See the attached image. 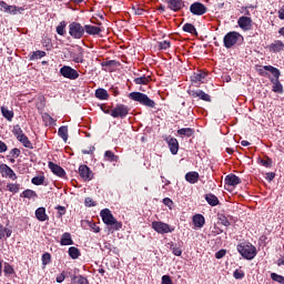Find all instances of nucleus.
<instances>
[{
    "instance_id": "nucleus-51",
    "label": "nucleus",
    "mask_w": 284,
    "mask_h": 284,
    "mask_svg": "<svg viewBox=\"0 0 284 284\" xmlns=\"http://www.w3.org/2000/svg\"><path fill=\"white\" fill-rule=\"evenodd\" d=\"M234 278H236L237 281H241V278H245V272H243V270L241 268H236L233 273Z\"/></svg>"
},
{
    "instance_id": "nucleus-38",
    "label": "nucleus",
    "mask_w": 284,
    "mask_h": 284,
    "mask_svg": "<svg viewBox=\"0 0 284 284\" xmlns=\"http://www.w3.org/2000/svg\"><path fill=\"white\" fill-rule=\"evenodd\" d=\"M6 236H7V239H10L12 236V230L0 224V241L2 239H6Z\"/></svg>"
},
{
    "instance_id": "nucleus-47",
    "label": "nucleus",
    "mask_w": 284,
    "mask_h": 284,
    "mask_svg": "<svg viewBox=\"0 0 284 284\" xmlns=\"http://www.w3.org/2000/svg\"><path fill=\"white\" fill-rule=\"evenodd\" d=\"M219 221L221 225H224V227H230L232 225V223L230 222V220H227V216H225V214L219 215Z\"/></svg>"
},
{
    "instance_id": "nucleus-40",
    "label": "nucleus",
    "mask_w": 284,
    "mask_h": 284,
    "mask_svg": "<svg viewBox=\"0 0 284 284\" xmlns=\"http://www.w3.org/2000/svg\"><path fill=\"white\" fill-rule=\"evenodd\" d=\"M72 283L73 284H90V281H88V277L83 275H74L72 277Z\"/></svg>"
},
{
    "instance_id": "nucleus-52",
    "label": "nucleus",
    "mask_w": 284,
    "mask_h": 284,
    "mask_svg": "<svg viewBox=\"0 0 284 284\" xmlns=\"http://www.w3.org/2000/svg\"><path fill=\"white\" fill-rule=\"evenodd\" d=\"M55 210L58 211V219L65 216V212H67L65 206L58 205L55 206Z\"/></svg>"
},
{
    "instance_id": "nucleus-9",
    "label": "nucleus",
    "mask_w": 284,
    "mask_h": 284,
    "mask_svg": "<svg viewBox=\"0 0 284 284\" xmlns=\"http://www.w3.org/2000/svg\"><path fill=\"white\" fill-rule=\"evenodd\" d=\"M151 227L158 234H170V233L174 232V227L165 222L154 221V222H152Z\"/></svg>"
},
{
    "instance_id": "nucleus-36",
    "label": "nucleus",
    "mask_w": 284,
    "mask_h": 284,
    "mask_svg": "<svg viewBox=\"0 0 284 284\" xmlns=\"http://www.w3.org/2000/svg\"><path fill=\"white\" fill-rule=\"evenodd\" d=\"M58 136H60V139H62L64 141V143H68V126L67 125H62L59 128L58 130Z\"/></svg>"
},
{
    "instance_id": "nucleus-61",
    "label": "nucleus",
    "mask_w": 284,
    "mask_h": 284,
    "mask_svg": "<svg viewBox=\"0 0 284 284\" xmlns=\"http://www.w3.org/2000/svg\"><path fill=\"white\" fill-rule=\"evenodd\" d=\"M162 284H174V283L172 282V277H170V275H163Z\"/></svg>"
},
{
    "instance_id": "nucleus-32",
    "label": "nucleus",
    "mask_w": 284,
    "mask_h": 284,
    "mask_svg": "<svg viewBox=\"0 0 284 284\" xmlns=\"http://www.w3.org/2000/svg\"><path fill=\"white\" fill-rule=\"evenodd\" d=\"M61 245H74V241L72 240V234L65 232L61 236L60 241Z\"/></svg>"
},
{
    "instance_id": "nucleus-35",
    "label": "nucleus",
    "mask_w": 284,
    "mask_h": 284,
    "mask_svg": "<svg viewBox=\"0 0 284 284\" xmlns=\"http://www.w3.org/2000/svg\"><path fill=\"white\" fill-rule=\"evenodd\" d=\"M21 199H39V195L37 194L36 191H32L30 189L24 190L21 194H20Z\"/></svg>"
},
{
    "instance_id": "nucleus-6",
    "label": "nucleus",
    "mask_w": 284,
    "mask_h": 284,
    "mask_svg": "<svg viewBox=\"0 0 284 284\" xmlns=\"http://www.w3.org/2000/svg\"><path fill=\"white\" fill-rule=\"evenodd\" d=\"M12 134L16 135L17 140L22 143L24 148H28L29 150H34V146L32 145V142H30V139H28L23 134V130L21 129V125L16 124L12 129Z\"/></svg>"
},
{
    "instance_id": "nucleus-28",
    "label": "nucleus",
    "mask_w": 284,
    "mask_h": 284,
    "mask_svg": "<svg viewBox=\"0 0 284 284\" xmlns=\"http://www.w3.org/2000/svg\"><path fill=\"white\" fill-rule=\"evenodd\" d=\"M84 32H87V34L95 36V34H101V32H103V30L100 27H95L92 24H85Z\"/></svg>"
},
{
    "instance_id": "nucleus-12",
    "label": "nucleus",
    "mask_w": 284,
    "mask_h": 284,
    "mask_svg": "<svg viewBox=\"0 0 284 284\" xmlns=\"http://www.w3.org/2000/svg\"><path fill=\"white\" fill-rule=\"evenodd\" d=\"M0 174L3 179H10L11 181H17V179H19L17 173H14V170L8 164H0Z\"/></svg>"
},
{
    "instance_id": "nucleus-5",
    "label": "nucleus",
    "mask_w": 284,
    "mask_h": 284,
    "mask_svg": "<svg viewBox=\"0 0 284 284\" xmlns=\"http://www.w3.org/2000/svg\"><path fill=\"white\" fill-rule=\"evenodd\" d=\"M241 39H243V36H241V33L236 31L227 32L223 38L224 48H226V50H230V48H234V45H236V43H239Z\"/></svg>"
},
{
    "instance_id": "nucleus-42",
    "label": "nucleus",
    "mask_w": 284,
    "mask_h": 284,
    "mask_svg": "<svg viewBox=\"0 0 284 284\" xmlns=\"http://www.w3.org/2000/svg\"><path fill=\"white\" fill-rule=\"evenodd\" d=\"M7 190H9V192H12V194H17L19 193V190H21V184L8 183Z\"/></svg>"
},
{
    "instance_id": "nucleus-29",
    "label": "nucleus",
    "mask_w": 284,
    "mask_h": 284,
    "mask_svg": "<svg viewBox=\"0 0 284 284\" xmlns=\"http://www.w3.org/2000/svg\"><path fill=\"white\" fill-rule=\"evenodd\" d=\"M95 99H99L100 101H108V99H110V93H108V90L99 88L95 90Z\"/></svg>"
},
{
    "instance_id": "nucleus-43",
    "label": "nucleus",
    "mask_w": 284,
    "mask_h": 284,
    "mask_svg": "<svg viewBox=\"0 0 284 284\" xmlns=\"http://www.w3.org/2000/svg\"><path fill=\"white\" fill-rule=\"evenodd\" d=\"M100 65L102 68H116V65H119V62L116 60H109L100 62Z\"/></svg>"
},
{
    "instance_id": "nucleus-50",
    "label": "nucleus",
    "mask_w": 284,
    "mask_h": 284,
    "mask_svg": "<svg viewBox=\"0 0 284 284\" xmlns=\"http://www.w3.org/2000/svg\"><path fill=\"white\" fill-rule=\"evenodd\" d=\"M271 278L272 281H275V283H281L284 284V276L276 274V273H271Z\"/></svg>"
},
{
    "instance_id": "nucleus-26",
    "label": "nucleus",
    "mask_w": 284,
    "mask_h": 284,
    "mask_svg": "<svg viewBox=\"0 0 284 284\" xmlns=\"http://www.w3.org/2000/svg\"><path fill=\"white\" fill-rule=\"evenodd\" d=\"M206 77H207V73H205L204 71H197L191 75V81L192 83H203V80Z\"/></svg>"
},
{
    "instance_id": "nucleus-11",
    "label": "nucleus",
    "mask_w": 284,
    "mask_h": 284,
    "mask_svg": "<svg viewBox=\"0 0 284 284\" xmlns=\"http://www.w3.org/2000/svg\"><path fill=\"white\" fill-rule=\"evenodd\" d=\"M60 74L61 77H63L64 79H69L70 81H77V79L79 78V71L70 65H63L60 69Z\"/></svg>"
},
{
    "instance_id": "nucleus-54",
    "label": "nucleus",
    "mask_w": 284,
    "mask_h": 284,
    "mask_svg": "<svg viewBox=\"0 0 284 284\" xmlns=\"http://www.w3.org/2000/svg\"><path fill=\"white\" fill-rule=\"evenodd\" d=\"M270 65H264L262 69H258L257 72L260 74V77H265L267 79H270V73L267 72V69Z\"/></svg>"
},
{
    "instance_id": "nucleus-41",
    "label": "nucleus",
    "mask_w": 284,
    "mask_h": 284,
    "mask_svg": "<svg viewBox=\"0 0 284 284\" xmlns=\"http://www.w3.org/2000/svg\"><path fill=\"white\" fill-rule=\"evenodd\" d=\"M69 256L70 258L77 260L81 256V251L77 246L69 247Z\"/></svg>"
},
{
    "instance_id": "nucleus-4",
    "label": "nucleus",
    "mask_w": 284,
    "mask_h": 284,
    "mask_svg": "<svg viewBox=\"0 0 284 284\" xmlns=\"http://www.w3.org/2000/svg\"><path fill=\"white\" fill-rule=\"evenodd\" d=\"M237 252L246 258V261H252L256 257V246L252 245V243H241L237 245Z\"/></svg>"
},
{
    "instance_id": "nucleus-10",
    "label": "nucleus",
    "mask_w": 284,
    "mask_h": 284,
    "mask_svg": "<svg viewBox=\"0 0 284 284\" xmlns=\"http://www.w3.org/2000/svg\"><path fill=\"white\" fill-rule=\"evenodd\" d=\"M189 10L193 17H203V14H207V7L199 1L191 3Z\"/></svg>"
},
{
    "instance_id": "nucleus-18",
    "label": "nucleus",
    "mask_w": 284,
    "mask_h": 284,
    "mask_svg": "<svg viewBox=\"0 0 284 284\" xmlns=\"http://www.w3.org/2000/svg\"><path fill=\"white\" fill-rule=\"evenodd\" d=\"M164 141L168 143L171 154H179V140L176 138L166 136Z\"/></svg>"
},
{
    "instance_id": "nucleus-34",
    "label": "nucleus",
    "mask_w": 284,
    "mask_h": 284,
    "mask_svg": "<svg viewBox=\"0 0 284 284\" xmlns=\"http://www.w3.org/2000/svg\"><path fill=\"white\" fill-rule=\"evenodd\" d=\"M1 114L4 119H7V121H12V119H14V111L6 108V106H1Z\"/></svg>"
},
{
    "instance_id": "nucleus-24",
    "label": "nucleus",
    "mask_w": 284,
    "mask_h": 284,
    "mask_svg": "<svg viewBox=\"0 0 284 284\" xmlns=\"http://www.w3.org/2000/svg\"><path fill=\"white\" fill-rule=\"evenodd\" d=\"M36 219L40 221L41 223L45 221H50V217L45 213V207L41 206L36 210Z\"/></svg>"
},
{
    "instance_id": "nucleus-22",
    "label": "nucleus",
    "mask_w": 284,
    "mask_h": 284,
    "mask_svg": "<svg viewBox=\"0 0 284 284\" xmlns=\"http://www.w3.org/2000/svg\"><path fill=\"white\" fill-rule=\"evenodd\" d=\"M0 10L8 14H17L18 12L17 6H10L3 0H0Z\"/></svg>"
},
{
    "instance_id": "nucleus-7",
    "label": "nucleus",
    "mask_w": 284,
    "mask_h": 284,
    "mask_svg": "<svg viewBox=\"0 0 284 284\" xmlns=\"http://www.w3.org/2000/svg\"><path fill=\"white\" fill-rule=\"evenodd\" d=\"M69 34L72 39H83V34H85V27L81 26L79 22H71L69 24Z\"/></svg>"
},
{
    "instance_id": "nucleus-14",
    "label": "nucleus",
    "mask_w": 284,
    "mask_h": 284,
    "mask_svg": "<svg viewBox=\"0 0 284 284\" xmlns=\"http://www.w3.org/2000/svg\"><path fill=\"white\" fill-rule=\"evenodd\" d=\"M166 8L171 10V12H181L183 8H185V1L183 0H166Z\"/></svg>"
},
{
    "instance_id": "nucleus-57",
    "label": "nucleus",
    "mask_w": 284,
    "mask_h": 284,
    "mask_svg": "<svg viewBox=\"0 0 284 284\" xmlns=\"http://www.w3.org/2000/svg\"><path fill=\"white\" fill-rule=\"evenodd\" d=\"M43 119H44V121H47V123H49V125H54V123H55L54 118H52L50 114H45L43 116Z\"/></svg>"
},
{
    "instance_id": "nucleus-33",
    "label": "nucleus",
    "mask_w": 284,
    "mask_h": 284,
    "mask_svg": "<svg viewBox=\"0 0 284 284\" xmlns=\"http://www.w3.org/2000/svg\"><path fill=\"white\" fill-rule=\"evenodd\" d=\"M104 161H109V163H119V155L114 154L112 151H105Z\"/></svg>"
},
{
    "instance_id": "nucleus-44",
    "label": "nucleus",
    "mask_w": 284,
    "mask_h": 284,
    "mask_svg": "<svg viewBox=\"0 0 284 284\" xmlns=\"http://www.w3.org/2000/svg\"><path fill=\"white\" fill-rule=\"evenodd\" d=\"M3 273H4L6 275L16 274L14 267H13L12 265H10V263L6 262V263H4V266H3Z\"/></svg>"
},
{
    "instance_id": "nucleus-8",
    "label": "nucleus",
    "mask_w": 284,
    "mask_h": 284,
    "mask_svg": "<svg viewBox=\"0 0 284 284\" xmlns=\"http://www.w3.org/2000/svg\"><path fill=\"white\" fill-rule=\"evenodd\" d=\"M130 114V109L125 104H116L113 109H111V116L113 119H125Z\"/></svg>"
},
{
    "instance_id": "nucleus-25",
    "label": "nucleus",
    "mask_w": 284,
    "mask_h": 284,
    "mask_svg": "<svg viewBox=\"0 0 284 284\" xmlns=\"http://www.w3.org/2000/svg\"><path fill=\"white\" fill-rule=\"evenodd\" d=\"M199 179H200V175H199V172L196 171H190L185 174V181L187 183H191V185H194V183H199Z\"/></svg>"
},
{
    "instance_id": "nucleus-2",
    "label": "nucleus",
    "mask_w": 284,
    "mask_h": 284,
    "mask_svg": "<svg viewBox=\"0 0 284 284\" xmlns=\"http://www.w3.org/2000/svg\"><path fill=\"white\" fill-rule=\"evenodd\" d=\"M265 70H267V72H271V74L274 78H271V83H273V92H277V94H283V84L281 83V81H278V79H281V70H278L275 67H264Z\"/></svg>"
},
{
    "instance_id": "nucleus-3",
    "label": "nucleus",
    "mask_w": 284,
    "mask_h": 284,
    "mask_svg": "<svg viewBox=\"0 0 284 284\" xmlns=\"http://www.w3.org/2000/svg\"><path fill=\"white\" fill-rule=\"evenodd\" d=\"M129 99L131 101H135L136 103H140V105H144L145 108H155L156 102L154 100L150 99L148 94L141 93V92H131L129 94Z\"/></svg>"
},
{
    "instance_id": "nucleus-27",
    "label": "nucleus",
    "mask_w": 284,
    "mask_h": 284,
    "mask_svg": "<svg viewBox=\"0 0 284 284\" xmlns=\"http://www.w3.org/2000/svg\"><path fill=\"white\" fill-rule=\"evenodd\" d=\"M204 199H205L206 203H209V205H211V207H216V205H219L221 203L219 201V197L216 195H214L213 193L205 194Z\"/></svg>"
},
{
    "instance_id": "nucleus-17",
    "label": "nucleus",
    "mask_w": 284,
    "mask_h": 284,
    "mask_svg": "<svg viewBox=\"0 0 284 284\" xmlns=\"http://www.w3.org/2000/svg\"><path fill=\"white\" fill-rule=\"evenodd\" d=\"M48 168L53 174H55V176H59L60 179H65V170L61 168V165L54 162H49Z\"/></svg>"
},
{
    "instance_id": "nucleus-46",
    "label": "nucleus",
    "mask_w": 284,
    "mask_h": 284,
    "mask_svg": "<svg viewBox=\"0 0 284 284\" xmlns=\"http://www.w3.org/2000/svg\"><path fill=\"white\" fill-rule=\"evenodd\" d=\"M50 263H52V255L50 253H43L42 265L45 267V265H50Z\"/></svg>"
},
{
    "instance_id": "nucleus-39",
    "label": "nucleus",
    "mask_w": 284,
    "mask_h": 284,
    "mask_svg": "<svg viewBox=\"0 0 284 284\" xmlns=\"http://www.w3.org/2000/svg\"><path fill=\"white\" fill-rule=\"evenodd\" d=\"M178 134L180 136H187V138L194 136V129H192V128H182V129L178 130Z\"/></svg>"
},
{
    "instance_id": "nucleus-64",
    "label": "nucleus",
    "mask_w": 284,
    "mask_h": 284,
    "mask_svg": "<svg viewBox=\"0 0 284 284\" xmlns=\"http://www.w3.org/2000/svg\"><path fill=\"white\" fill-rule=\"evenodd\" d=\"M57 283H63L65 281V272L60 273L57 278Z\"/></svg>"
},
{
    "instance_id": "nucleus-63",
    "label": "nucleus",
    "mask_w": 284,
    "mask_h": 284,
    "mask_svg": "<svg viewBox=\"0 0 284 284\" xmlns=\"http://www.w3.org/2000/svg\"><path fill=\"white\" fill-rule=\"evenodd\" d=\"M104 252H112V244L110 242H104L103 243V248Z\"/></svg>"
},
{
    "instance_id": "nucleus-60",
    "label": "nucleus",
    "mask_w": 284,
    "mask_h": 284,
    "mask_svg": "<svg viewBox=\"0 0 284 284\" xmlns=\"http://www.w3.org/2000/svg\"><path fill=\"white\" fill-rule=\"evenodd\" d=\"M172 254H174V256H181V254H183V250H181V247L173 246Z\"/></svg>"
},
{
    "instance_id": "nucleus-23",
    "label": "nucleus",
    "mask_w": 284,
    "mask_h": 284,
    "mask_svg": "<svg viewBox=\"0 0 284 284\" xmlns=\"http://www.w3.org/2000/svg\"><path fill=\"white\" fill-rule=\"evenodd\" d=\"M194 227H197V230H201L205 225V216L203 214H195L192 217Z\"/></svg>"
},
{
    "instance_id": "nucleus-49",
    "label": "nucleus",
    "mask_w": 284,
    "mask_h": 284,
    "mask_svg": "<svg viewBox=\"0 0 284 284\" xmlns=\"http://www.w3.org/2000/svg\"><path fill=\"white\" fill-rule=\"evenodd\" d=\"M57 33L60 34V37L65 36V21L59 23V26L57 27Z\"/></svg>"
},
{
    "instance_id": "nucleus-45",
    "label": "nucleus",
    "mask_w": 284,
    "mask_h": 284,
    "mask_svg": "<svg viewBox=\"0 0 284 284\" xmlns=\"http://www.w3.org/2000/svg\"><path fill=\"white\" fill-rule=\"evenodd\" d=\"M31 183L33 185H43V183H45V176H43V175L34 176L31 179Z\"/></svg>"
},
{
    "instance_id": "nucleus-37",
    "label": "nucleus",
    "mask_w": 284,
    "mask_h": 284,
    "mask_svg": "<svg viewBox=\"0 0 284 284\" xmlns=\"http://www.w3.org/2000/svg\"><path fill=\"white\" fill-rule=\"evenodd\" d=\"M45 57V51H33L29 54V61H37L38 59H43Z\"/></svg>"
},
{
    "instance_id": "nucleus-21",
    "label": "nucleus",
    "mask_w": 284,
    "mask_h": 284,
    "mask_svg": "<svg viewBox=\"0 0 284 284\" xmlns=\"http://www.w3.org/2000/svg\"><path fill=\"white\" fill-rule=\"evenodd\" d=\"M284 42L281 40H275L273 43L268 45V52H273L274 54H278V52H283Z\"/></svg>"
},
{
    "instance_id": "nucleus-58",
    "label": "nucleus",
    "mask_w": 284,
    "mask_h": 284,
    "mask_svg": "<svg viewBox=\"0 0 284 284\" xmlns=\"http://www.w3.org/2000/svg\"><path fill=\"white\" fill-rule=\"evenodd\" d=\"M225 254H227V251L222 248L215 253V258L221 260L225 256Z\"/></svg>"
},
{
    "instance_id": "nucleus-16",
    "label": "nucleus",
    "mask_w": 284,
    "mask_h": 284,
    "mask_svg": "<svg viewBox=\"0 0 284 284\" xmlns=\"http://www.w3.org/2000/svg\"><path fill=\"white\" fill-rule=\"evenodd\" d=\"M70 58L74 63H84L85 59L83 58V48L77 47L75 51H70Z\"/></svg>"
},
{
    "instance_id": "nucleus-20",
    "label": "nucleus",
    "mask_w": 284,
    "mask_h": 284,
    "mask_svg": "<svg viewBox=\"0 0 284 284\" xmlns=\"http://www.w3.org/2000/svg\"><path fill=\"white\" fill-rule=\"evenodd\" d=\"M225 185H230L232 187H236V185H241V178L236 174H229L224 179Z\"/></svg>"
},
{
    "instance_id": "nucleus-62",
    "label": "nucleus",
    "mask_w": 284,
    "mask_h": 284,
    "mask_svg": "<svg viewBox=\"0 0 284 284\" xmlns=\"http://www.w3.org/2000/svg\"><path fill=\"white\" fill-rule=\"evenodd\" d=\"M262 165H264V168H271L272 166V159L271 158H266V160H261Z\"/></svg>"
},
{
    "instance_id": "nucleus-53",
    "label": "nucleus",
    "mask_w": 284,
    "mask_h": 284,
    "mask_svg": "<svg viewBox=\"0 0 284 284\" xmlns=\"http://www.w3.org/2000/svg\"><path fill=\"white\" fill-rule=\"evenodd\" d=\"M84 205L85 207H97V203L92 197H85Z\"/></svg>"
},
{
    "instance_id": "nucleus-13",
    "label": "nucleus",
    "mask_w": 284,
    "mask_h": 284,
    "mask_svg": "<svg viewBox=\"0 0 284 284\" xmlns=\"http://www.w3.org/2000/svg\"><path fill=\"white\" fill-rule=\"evenodd\" d=\"M190 97L193 99H201V101H205L206 103H212V97L207 93H205L203 90H190L189 91Z\"/></svg>"
},
{
    "instance_id": "nucleus-15",
    "label": "nucleus",
    "mask_w": 284,
    "mask_h": 284,
    "mask_svg": "<svg viewBox=\"0 0 284 284\" xmlns=\"http://www.w3.org/2000/svg\"><path fill=\"white\" fill-rule=\"evenodd\" d=\"M79 175L81 179H83V181H92V179H94V173L85 164H81L79 166Z\"/></svg>"
},
{
    "instance_id": "nucleus-59",
    "label": "nucleus",
    "mask_w": 284,
    "mask_h": 284,
    "mask_svg": "<svg viewBox=\"0 0 284 284\" xmlns=\"http://www.w3.org/2000/svg\"><path fill=\"white\" fill-rule=\"evenodd\" d=\"M265 179H266V181H268V183H272V181H274V179H276V173L268 172V173H266Z\"/></svg>"
},
{
    "instance_id": "nucleus-56",
    "label": "nucleus",
    "mask_w": 284,
    "mask_h": 284,
    "mask_svg": "<svg viewBox=\"0 0 284 284\" xmlns=\"http://www.w3.org/2000/svg\"><path fill=\"white\" fill-rule=\"evenodd\" d=\"M100 110H102L104 114H110V116H112V109L110 106L101 104Z\"/></svg>"
},
{
    "instance_id": "nucleus-30",
    "label": "nucleus",
    "mask_w": 284,
    "mask_h": 284,
    "mask_svg": "<svg viewBox=\"0 0 284 284\" xmlns=\"http://www.w3.org/2000/svg\"><path fill=\"white\" fill-rule=\"evenodd\" d=\"M183 32H187L189 34H193V37H199V31H196V27L194 24L186 22L182 27Z\"/></svg>"
},
{
    "instance_id": "nucleus-31",
    "label": "nucleus",
    "mask_w": 284,
    "mask_h": 284,
    "mask_svg": "<svg viewBox=\"0 0 284 284\" xmlns=\"http://www.w3.org/2000/svg\"><path fill=\"white\" fill-rule=\"evenodd\" d=\"M152 81V78L150 75H142L140 78H134L133 83L135 85H148Z\"/></svg>"
},
{
    "instance_id": "nucleus-19",
    "label": "nucleus",
    "mask_w": 284,
    "mask_h": 284,
    "mask_svg": "<svg viewBox=\"0 0 284 284\" xmlns=\"http://www.w3.org/2000/svg\"><path fill=\"white\" fill-rule=\"evenodd\" d=\"M237 24L242 30L247 32V30H252V18L242 16L239 18Z\"/></svg>"
},
{
    "instance_id": "nucleus-48",
    "label": "nucleus",
    "mask_w": 284,
    "mask_h": 284,
    "mask_svg": "<svg viewBox=\"0 0 284 284\" xmlns=\"http://www.w3.org/2000/svg\"><path fill=\"white\" fill-rule=\"evenodd\" d=\"M9 154H10V156H12V159L10 160L11 163H14V160H16V159H19V156H21V150L14 148V149H12V150L10 151Z\"/></svg>"
},
{
    "instance_id": "nucleus-55",
    "label": "nucleus",
    "mask_w": 284,
    "mask_h": 284,
    "mask_svg": "<svg viewBox=\"0 0 284 284\" xmlns=\"http://www.w3.org/2000/svg\"><path fill=\"white\" fill-rule=\"evenodd\" d=\"M171 45V42L168 40H164L162 42H159V50H169Z\"/></svg>"
},
{
    "instance_id": "nucleus-1",
    "label": "nucleus",
    "mask_w": 284,
    "mask_h": 284,
    "mask_svg": "<svg viewBox=\"0 0 284 284\" xmlns=\"http://www.w3.org/2000/svg\"><path fill=\"white\" fill-rule=\"evenodd\" d=\"M100 216L105 225H110L113 230L119 231L123 227V223L116 221L110 209H103Z\"/></svg>"
}]
</instances>
